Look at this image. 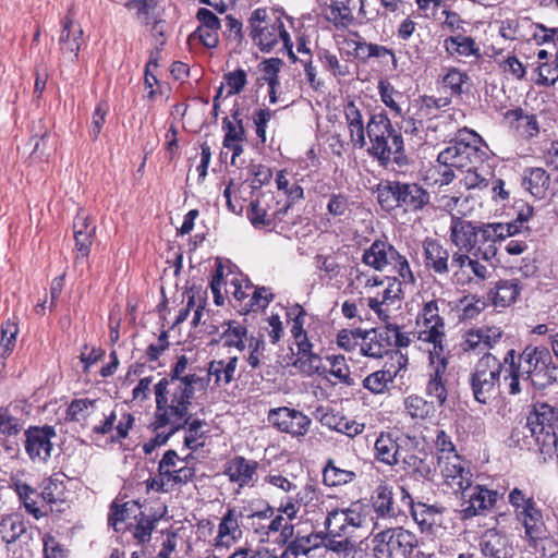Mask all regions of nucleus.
<instances>
[{
    "label": "nucleus",
    "instance_id": "nucleus-1",
    "mask_svg": "<svg viewBox=\"0 0 558 558\" xmlns=\"http://www.w3.org/2000/svg\"><path fill=\"white\" fill-rule=\"evenodd\" d=\"M515 225L501 222L471 221L452 215L449 239L457 248L454 253H472L492 262L498 252V244L517 231Z\"/></svg>",
    "mask_w": 558,
    "mask_h": 558
},
{
    "label": "nucleus",
    "instance_id": "nucleus-2",
    "mask_svg": "<svg viewBox=\"0 0 558 558\" xmlns=\"http://www.w3.org/2000/svg\"><path fill=\"white\" fill-rule=\"evenodd\" d=\"M187 357L181 355L172 368V375L168 378H162L155 386L156 404L169 403L174 410V415L181 417L180 411H189L191 399L195 389L205 390L207 381L204 377L196 374H187Z\"/></svg>",
    "mask_w": 558,
    "mask_h": 558
},
{
    "label": "nucleus",
    "instance_id": "nucleus-3",
    "mask_svg": "<svg viewBox=\"0 0 558 558\" xmlns=\"http://www.w3.org/2000/svg\"><path fill=\"white\" fill-rule=\"evenodd\" d=\"M525 428L544 462L558 458L557 407L543 401L535 402L527 414Z\"/></svg>",
    "mask_w": 558,
    "mask_h": 558
},
{
    "label": "nucleus",
    "instance_id": "nucleus-4",
    "mask_svg": "<svg viewBox=\"0 0 558 558\" xmlns=\"http://www.w3.org/2000/svg\"><path fill=\"white\" fill-rule=\"evenodd\" d=\"M517 372L535 389L558 384V365L545 347L526 345L520 353L514 351Z\"/></svg>",
    "mask_w": 558,
    "mask_h": 558
},
{
    "label": "nucleus",
    "instance_id": "nucleus-5",
    "mask_svg": "<svg viewBox=\"0 0 558 558\" xmlns=\"http://www.w3.org/2000/svg\"><path fill=\"white\" fill-rule=\"evenodd\" d=\"M362 263L376 271H390L401 278L404 286H413L415 277L405 255L401 254L387 238L376 239L364 248Z\"/></svg>",
    "mask_w": 558,
    "mask_h": 558
},
{
    "label": "nucleus",
    "instance_id": "nucleus-6",
    "mask_svg": "<svg viewBox=\"0 0 558 558\" xmlns=\"http://www.w3.org/2000/svg\"><path fill=\"white\" fill-rule=\"evenodd\" d=\"M281 12L269 8L255 9L248 19L251 38L264 52L271 51L280 41L291 46V36L284 27Z\"/></svg>",
    "mask_w": 558,
    "mask_h": 558
},
{
    "label": "nucleus",
    "instance_id": "nucleus-7",
    "mask_svg": "<svg viewBox=\"0 0 558 558\" xmlns=\"http://www.w3.org/2000/svg\"><path fill=\"white\" fill-rule=\"evenodd\" d=\"M486 142H454L438 155L441 163L433 171L434 183L439 186L450 184L454 179L452 168H466L469 165L482 163L486 157L483 146Z\"/></svg>",
    "mask_w": 558,
    "mask_h": 558
},
{
    "label": "nucleus",
    "instance_id": "nucleus-8",
    "mask_svg": "<svg viewBox=\"0 0 558 558\" xmlns=\"http://www.w3.org/2000/svg\"><path fill=\"white\" fill-rule=\"evenodd\" d=\"M508 502L517 522L524 529L525 537L531 543L536 545L538 541L547 538L543 510L533 494L526 489L513 487L509 490Z\"/></svg>",
    "mask_w": 558,
    "mask_h": 558
},
{
    "label": "nucleus",
    "instance_id": "nucleus-9",
    "mask_svg": "<svg viewBox=\"0 0 558 558\" xmlns=\"http://www.w3.org/2000/svg\"><path fill=\"white\" fill-rule=\"evenodd\" d=\"M372 544L375 558H410L418 547V538L402 526L388 527L375 534Z\"/></svg>",
    "mask_w": 558,
    "mask_h": 558
},
{
    "label": "nucleus",
    "instance_id": "nucleus-10",
    "mask_svg": "<svg viewBox=\"0 0 558 558\" xmlns=\"http://www.w3.org/2000/svg\"><path fill=\"white\" fill-rule=\"evenodd\" d=\"M368 513L369 506L362 500L352 501L348 507L327 509L324 521L327 535L349 537L356 529L366 524Z\"/></svg>",
    "mask_w": 558,
    "mask_h": 558
},
{
    "label": "nucleus",
    "instance_id": "nucleus-11",
    "mask_svg": "<svg viewBox=\"0 0 558 558\" xmlns=\"http://www.w3.org/2000/svg\"><path fill=\"white\" fill-rule=\"evenodd\" d=\"M440 305H445L444 300L426 301L422 304L415 317L416 338L432 344L433 349H438V351L446 348V323L440 315Z\"/></svg>",
    "mask_w": 558,
    "mask_h": 558
},
{
    "label": "nucleus",
    "instance_id": "nucleus-12",
    "mask_svg": "<svg viewBox=\"0 0 558 558\" xmlns=\"http://www.w3.org/2000/svg\"><path fill=\"white\" fill-rule=\"evenodd\" d=\"M502 369L504 359L499 360L489 352L484 353L476 362L470 375V386L473 397L478 403L485 404L493 398Z\"/></svg>",
    "mask_w": 558,
    "mask_h": 558
},
{
    "label": "nucleus",
    "instance_id": "nucleus-13",
    "mask_svg": "<svg viewBox=\"0 0 558 558\" xmlns=\"http://www.w3.org/2000/svg\"><path fill=\"white\" fill-rule=\"evenodd\" d=\"M226 293L233 296V306L241 314L264 311L274 300L275 295L267 287L254 288L248 279L233 276L226 281Z\"/></svg>",
    "mask_w": 558,
    "mask_h": 558
},
{
    "label": "nucleus",
    "instance_id": "nucleus-14",
    "mask_svg": "<svg viewBox=\"0 0 558 558\" xmlns=\"http://www.w3.org/2000/svg\"><path fill=\"white\" fill-rule=\"evenodd\" d=\"M108 524L126 537L131 534L135 544H140V501L124 500L119 494L112 501L108 513Z\"/></svg>",
    "mask_w": 558,
    "mask_h": 558
},
{
    "label": "nucleus",
    "instance_id": "nucleus-15",
    "mask_svg": "<svg viewBox=\"0 0 558 558\" xmlns=\"http://www.w3.org/2000/svg\"><path fill=\"white\" fill-rule=\"evenodd\" d=\"M156 405L155 421L150 425L156 435L143 446L146 454H150L156 447L165 445L173 433L187 423V411H180L182 415L179 418L180 414L174 415L172 412H174L175 409L169 403Z\"/></svg>",
    "mask_w": 558,
    "mask_h": 558
},
{
    "label": "nucleus",
    "instance_id": "nucleus-16",
    "mask_svg": "<svg viewBox=\"0 0 558 558\" xmlns=\"http://www.w3.org/2000/svg\"><path fill=\"white\" fill-rule=\"evenodd\" d=\"M293 495H286L281 498L278 512L284 513L289 521L299 518V513L310 514L316 512L323 504L319 489L312 483H307L301 488H296Z\"/></svg>",
    "mask_w": 558,
    "mask_h": 558
},
{
    "label": "nucleus",
    "instance_id": "nucleus-17",
    "mask_svg": "<svg viewBox=\"0 0 558 558\" xmlns=\"http://www.w3.org/2000/svg\"><path fill=\"white\" fill-rule=\"evenodd\" d=\"M482 256L472 253H453L450 260L452 277L458 284H478L489 276V268Z\"/></svg>",
    "mask_w": 558,
    "mask_h": 558
},
{
    "label": "nucleus",
    "instance_id": "nucleus-18",
    "mask_svg": "<svg viewBox=\"0 0 558 558\" xmlns=\"http://www.w3.org/2000/svg\"><path fill=\"white\" fill-rule=\"evenodd\" d=\"M57 436L52 425H31L24 430V449L29 460L47 463L53 451L52 439Z\"/></svg>",
    "mask_w": 558,
    "mask_h": 558
},
{
    "label": "nucleus",
    "instance_id": "nucleus-19",
    "mask_svg": "<svg viewBox=\"0 0 558 558\" xmlns=\"http://www.w3.org/2000/svg\"><path fill=\"white\" fill-rule=\"evenodd\" d=\"M461 518L471 519L476 515H484L492 510L501 495L494 489H488L482 485L473 486L461 492Z\"/></svg>",
    "mask_w": 558,
    "mask_h": 558
},
{
    "label": "nucleus",
    "instance_id": "nucleus-20",
    "mask_svg": "<svg viewBox=\"0 0 558 558\" xmlns=\"http://www.w3.org/2000/svg\"><path fill=\"white\" fill-rule=\"evenodd\" d=\"M438 465L447 486L454 493H461L472 484L473 474L468 462L459 454L438 457Z\"/></svg>",
    "mask_w": 558,
    "mask_h": 558
},
{
    "label": "nucleus",
    "instance_id": "nucleus-21",
    "mask_svg": "<svg viewBox=\"0 0 558 558\" xmlns=\"http://www.w3.org/2000/svg\"><path fill=\"white\" fill-rule=\"evenodd\" d=\"M268 421L280 432L290 434L293 437H301L307 434L312 420L301 411L278 408L269 411Z\"/></svg>",
    "mask_w": 558,
    "mask_h": 558
},
{
    "label": "nucleus",
    "instance_id": "nucleus-22",
    "mask_svg": "<svg viewBox=\"0 0 558 558\" xmlns=\"http://www.w3.org/2000/svg\"><path fill=\"white\" fill-rule=\"evenodd\" d=\"M277 204L275 197L269 193H263L256 199L251 202L250 209L247 210V218L251 223L256 228H265L275 226L276 220H280L281 214L287 211V208L272 209L271 205Z\"/></svg>",
    "mask_w": 558,
    "mask_h": 558
},
{
    "label": "nucleus",
    "instance_id": "nucleus-23",
    "mask_svg": "<svg viewBox=\"0 0 558 558\" xmlns=\"http://www.w3.org/2000/svg\"><path fill=\"white\" fill-rule=\"evenodd\" d=\"M403 281L397 277H386V282L374 294L366 298L367 306L381 319L389 317L385 305H392L400 298Z\"/></svg>",
    "mask_w": 558,
    "mask_h": 558
},
{
    "label": "nucleus",
    "instance_id": "nucleus-24",
    "mask_svg": "<svg viewBox=\"0 0 558 558\" xmlns=\"http://www.w3.org/2000/svg\"><path fill=\"white\" fill-rule=\"evenodd\" d=\"M24 428V421L13 415L9 407H0V446L7 453L19 450V437Z\"/></svg>",
    "mask_w": 558,
    "mask_h": 558
},
{
    "label": "nucleus",
    "instance_id": "nucleus-25",
    "mask_svg": "<svg viewBox=\"0 0 558 558\" xmlns=\"http://www.w3.org/2000/svg\"><path fill=\"white\" fill-rule=\"evenodd\" d=\"M258 462L247 460L242 456H235L228 461L225 474L231 483L236 484L240 488L253 487L257 481Z\"/></svg>",
    "mask_w": 558,
    "mask_h": 558
},
{
    "label": "nucleus",
    "instance_id": "nucleus-26",
    "mask_svg": "<svg viewBox=\"0 0 558 558\" xmlns=\"http://www.w3.org/2000/svg\"><path fill=\"white\" fill-rule=\"evenodd\" d=\"M82 40L83 29L80 24L74 23L73 8H70L62 20V29L59 38L60 49L64 54H69L73 61H76Z\"/></svg>",
    "mask_w": 558,
    "mask_h": 558
},
{
    "label": "nucleus",
    "instance_id": "nucleus-27",
    "mask_svg": "<svg viewBox=\"0 0 558 558\" xmlns=\"http://www.w3.org/2000/svg\"><path fill=\"white\" fill-rule=\"evenodd\" d=\"M478 545L485 558H512L514 554L509 537L495 529L485 531Z\"/></svg>",
    "mask_w": 558,
    "mask_h": 558
},
{
    "label": "nucleus",
    "instance_id": "nucleus-28",
    "mask_svg": "<svg viewBox=\"0 0 558 558\" xmlns=\"http://www.w3.org/2000/svg\"><path fill=\"white\" fill-rule=\"evenodd\" d=\"M296 345L295 360L293 365L302 374L311 376L313 374H320L325 371L322 357L313 352V344L308 337L294 340Z\"/></svg>",
    "mask_w": 558,
    "mask_h": 558
},
{
    "label": "nucleus",
    "instance_id": "nucleus-29",
    "mask_svg": "<svg viewBox=\"0 0 558 558\" xmlns=\"http://www.w3.org/2000/svg\"><path fill=\"white\" fill-rule=\"evenodd\" d=\"M239 357L229 356L221 360H213L208 364L207 376L204 377L208 383L211 378L216 387L221 388L231 384L236 378Z\"/></svg>",
    "mask_w": 558,
    "mask_h": 558
},
{
    "label": "nucleus",
    "instance_id": "nucleus-30",
    "mask_svg": "<svg viewBox=\"0 0 558 558\" xmlns=\"http://www.w3.org/2000/svg\"><path fill=\"white\" fill-rule=\"evenodd\" d=\"M372 146L368 151L378 159L380 165L387 167L395 163L402 167L408 163L404 153L403 142H371Z\"/></svg>",
    "mask_w": 558,
    "mask_h": 558
},
{
    "label": "nucleus",
    "instance_id": "nucleus-31",
    "mask_svg": "<svg viewBox=\"0 0 558 558\" xmlns=\"http://www.w3.org/2000/svg\"><path fill=\"white\" fill-rule=\"evenodd\" d=\"M521 185L534 198L544 199L549 192L550 177L543 168H526L521 177Z\"/></svg>",
    "mask_w": 558,
    "mask_h": 558
},
{
    "label": "nucleus",
    "instance_id": "nucleus-32",
    "mask_svg": "<svg viewBox=\"0 0 558 558\" xmlns=\"http://www.w3.org/2000/svg\"><path fill=\"white\" fill-rule=\"evenodd\" d=\"M446 52L452 57L473 58L480 60L482 57L480 45L471 36L456 34L444 40Z\"/></svg>",
    "mask_w": 558,
    "mask_h": 558
},
{
    "label": "nucleus",
    "instance_id": "nucleus-33",
    "mask_svg": "<svg viewBox=\"0 0 558 558\" xmlns=\"http://www.w3.org/2000/svg\"><path fill=\"white\" fill-rule=\"evenodd\" d=\"M426 266L438 275L449 272V252L434 239H426L423 243Z\"/></svg>",
    "mask_w": 558,
    "mask_h": 558
},
{
    "label": "nucleus",
    "instance_id": "nucleus-34",
    "mask_svg": "<svg viewBox=\"0 0 558 558\" xmlns=\"http://www.w3.org/2000/svg\"><path fill=\"white\" fill-rule=\"evenodd\" d=\"M219 341L225 348L235 349L243 352L246 348L247 327L244 322L234 319L226 320L221 324Z\"/></svg>",
    "mask_w": 558,
    "mask_h": 558
},
{
    "label": "nucleus",
    "instance_id": "nucleus-35",
    "mask_svg": "<svg viewBox=\"0 0 558 558\" xmlns=\"http://www.w3.org/2000/svg\"><path fill=\"white\" fill-rule=\"evenodd\" d=\"M9 487L17 495L27 513L32 514L37 520L46 514L37 506V501L34 498L38 495L36 489L25 483L20 475L12 474L10 476Z\"/></svg>",
    "mask_w": 558,
    "mask_h": 558
},
{
    "label": "nucleus",
    "instance_id": "nucleus-36",
    "mask_svg": "<svg viewBox=\"0 0 558 558\" xmlns=\"http://www.w3.org/2000/svg\"><path fill=\"white\" fill-rule=\"evenodd\" d=\"M374 456L386 465H397L400 461L397 437L390 432H381L374 444Z\"/></svg>",
    "mask_w": 558,
    "mask_h": 558
},
{
    "label": "nucleus",
    "instance_id": "nucleus-37",
    "mask_svg": "<svg viewBox=\"0 0 558 558\" xmlns=\"http://www.w3.org/2000/svg\"><path fill=\"white\" fill-rule=\"evenodd\" d=\"M389 349L388 336H386L385 329L363 330L362 342L360 343V351L363 355L379 359L387 354Z\"/></svg>",
    "mask_w": 558,
    "mask_h": 558
},
{
    "label": "nucleus",
    "instance_id": "nucleus-38",
    "mask_svg": "<svg viewBox=\"0 0 558 558\" xmlns=\"http://www.w3.org/2000/svg\"><path fill=\"white\" fill-rule=\"evenodd\" d=\"M372 507L379 519H396L397 509L393 505L392 488L387 484H379L372 497Z\"/></svg>",
    "mask_w": 558,
    "mask_h": 558
},
{
    "label": "nucleus",
    "instance_id": "nucleus-39",
    "mask_svg": "<svg viewBox=\"0 0 558 558\" xmlns=\"http://www.w3.org/2000/svg\"><path fill=\"white\" fill-rule=\"evenodd\" d=\"M363 8V0L336 1L330 7L328 20L336 27H348L354 21L353 10L359 9L362 11Z\"/></svg>",
    "mask_w": 558,
    "mask_h": 558
},
{
    "label": "nucleus",
    "instance_id": "nucleus-40",
    "mask_svg": "<svg viewBox=\"0 0 558 558\" xmlns=\"http://www.w3.org/2000/svg\"><path fill=\"white\" fill-rule=\"evenodd\" d=\"M400 206L404 210L422 209L429 201L428 193L416 183H401Z\"/></svg>",
    "mask_w": 558,
    "mask_h": 558
},
{
    "label": "nucleus",
    "instance_id": "nucleus-41",
    "mask_svg": "<svg viewBox=\"0 0 558 558\" xmlns=\"http://www.w3.org/2000/svg\"><path fill=\"white\" fill-rule=\"evenodd\" d=\"M521 288L517 279L499 280L492 292V301L495 307H508L515 302Z\"/></svg>",
    "mask_w": 558,
    "mask_h": 558
},
{
    "label": "nucleus",
    "instance_id": "nucleus-42",
    "mask_svg": "<svg viewBox=\"0 0 558 558\" xmlns=\"http://www.w3.org/2000/svg\"><path fill=\"white\" fill-rule=\"evenodd\" d=\"M446 508L439 504L427 505L424 502H416L412 506V517L420 525L421 530L430 529L437 524L440 515L445 512Z\"/></svg>",
    "mask_w": 558,
    "mask_h": 558
},
{
    "label": "nucleus",
    "instance_id": "nucleus-43",
    "mask_svg": "<svg viewBox=\"0 0 558 558\" xmlns=\"http://www.w3.org/2000/svg\"><path fill=\"white\" fill-rule=\"evenodd\" d=\"M506 119L515 122V129L522 136L535 137L538 135V123L534 114H527L522 108H515L506 112Z\"/></svg>",
    "mask_w": 558,
    "mask_h": 558
},
{
    "label": "nucleus",
    "instance_id": "nucleus-44",
    "mask_svg": "<svg viewBox=\"0 0 558 558\" xmlns=\"http://www.w3.org/2000/svg\"><path fill=\"white\" fill-rule=\"evenodd\" d=\"M26 531V523L19 515H5L0 521V537L7 545L19 541Z\"/></svg>",
    "mask_w": 558,
    "mask_h": 558
},
{
    "label": "nucleus",
    "instance_id": "nucleus-45",
    "mask_svg": "<svg viewBox=\"0 0 558 558\" xmlns=\"http://www.w3.org/2000/svg\"><path fill=\"white\" fill-rule=\"evenodd\" d=\"M368 140H401V135L397 134L392 129L390 120L386 114L379 113L371 118L366 125Z\"/></svg>",
    "mask_w": 558,
    "mask_h": 558
},
{
    "label": "nucleus",
    "instance_id": "nucleus-46",
    "mask_svg": "<svg viewBox=\"0 0 558 558\" xmlns=\"http://www.w3.org/2000/svg\"><path fill=\"white\" fill-rule=\"evenodd\" d=\"M284 513L278 512L276 515L274 514L272 518H270V521L268 524L263 525L262 530L264 531V535L269 538L272 534L279 533L276 542L278 544H287L294 534V525L290 522H288V519L283 518Z\"/></svg>",
    "mask_w": 558,
    "mask_h": 558
},
{
    "label": "nucleus",
    "instance_id": "nucleus-47",
    "mask_svg": "<svg viewBox=\"0 0 558 558\" xmlns=\"http://www.w3.org/2000/svg\"><path fill=\"white\" fill-rule=\"evenodd\" d=\"M355 478V472L336 465L332 459H329L323 469V482L329 487L342 486L352 483Z\"/></svg>",
    "mask_w": 558,
    "mask_h": 558
},
{
    "label": "nucleus",
    "instance_id": "nucleus-48",
    "mask_svg": "<svg viewBox=\"0 0 558 558\" xmlns=\"http://www.w3.org/2000/svg\"><path fill=\"white\" fill-rule=\"evenodd\" d=\"M396 376L397 371L379 369L363 379V387L375 395L385 393L389 390V386L393 384Z\"/></svg>",
    "mask_w": 558,
    "mask_h": 558
},
{
    "label": "nucleus",
    "instance_id": "nucleus-49",
    "mask_svg": "<svg viewBox=\"0 0 558 558\" xmlns=\"http://www.w3.org/2000/svg\"><path fill=\"white\" fill-rule=\"evenodd\" d=\"M241 535L242 531L239 525L238 512L235 509H228L218 525L216 545L223 544L225 538H229L234 542L240 538Z\"/></svg>",
    "mask_w": 558,
    "mask_h": 558
},
{
    "label": "nucleus",
    "instance_id": "nucleus-50",
    "mask_svg": "<svg viewBox=\"0 0 558 558\" xmlns=\"http://www.w3.org/2000/svg\"><path fill=\"white\" fill-rule=\"evenodd\" d=\"M40 488L39 496L50 507V510L53 509V505L64 501L65 484L62 480L54 476L47 477L43 481Z\"/></svg>",
    "mask_w": 558,
    "mask_h": 558
},
{
    "label": "nucleus",
    "instance_id": "nucleus-51",
    "mask_svg": "<svg viewBox=\"0 0 558 558\" xmlns=\"http://www.w3.org/2000/svg\"><path fill=\"white\" fill-rule=\"evenodd\" d=\"M404 410L413 420H426L435 415L436 409L433 402L423 397L411 395L404 401Z\"/></svg>",
    "mask_w": 558,
    "mask_h": 558
},
{
    "label": "nucleus",
    "instance_id": "nucleus-52",
    "mask_svg": "<svg viewBox=\"0 0 558 558\" xmlns=\"http://www.w3.org/2000/svg\"><path fill=\"white\" fill-rule=\"evenodd\" d=\"M401 182L384 181L378 184L377 199L385 210H392L400 206Z\"/></svg>",
    "mask_w": 558,
    "mask_h": 558
},
{
    "label": "nucleus",
    "instance_id": "nucleus-53",
    "mask_svg": "<svg viewBox=\"0 0 558 558\" xmlns=\"http://www.w3.org/2000/svg\"><path fill=\"white\" fill-rule=\"evenodd\" d=\"M323 423L351 438L362 434L365 429V424L359 423L354 420H349L344 416L338 417L335 414H326L323 417Z\"/></svg>",
    "mask_w": 558,
    "mask_h": 558
},
{
    "label": "nucleus",
    "instance_id": "nucleus-54",
    "mask_svg": "<svg viewBox=\"0 0 558 558\" xmlns=\"http://www.w3.org/2000/svg\"><path fill=\"white\" fill-rule=\"evenodd\" d=\"M96 402L88 398L73 399L65 410V421L82 424L93 413Z\"/></svg>",
    "mask_w": 558,
    "mask_h": 558
},
{
    "label": "nucleus",
    "instance_id": "nucleus-55",
    "mask_svg": "<svg viewBox=\"0 0 558 558\" xmlns=\"http://www.w3.org/2000/svg\"><path fill=\"white\" fill-rule=\"evenodd\" d=\"M504 367H505V376L504 380L508 387V393L512 396L519 395L521 389L520 379H522V375L517 372L515 363H514V349L507 351L504 356Z\"/></svg>",
    "mask_w": 558,
    "mask_h": 558
},
{
    "label": "nucleus",
    "instance_id": "nucleus-56",
    "mask_svg": "<svg viewBox=\"0 0 558 558\" xmlns=\"http://www.w3.org/2000/svg\"><path fill=\"white\" fill-rule=\"evenodd\" d=\"M429 359V379L439 380L447 384L448 357L445 355V348L441 351L432 349L428 354Z\"/></svg>",
    "mask_w": 558,
    "mask_h": 558
},
{
    "label": "nucleus",
    "instance_id": "nucleus-57",
    "mask_svg": "<svg viewBox=\"0 0 558 558\" xmlns=\"http://www.w3.org/2000/svg\"><path fill=\"white\" fill-rule=\"evenodd\" d=\"M344 114L350 130L351 140H365L363 116L353 101H350L344 107Z\"/></svg>",
    "mask_w": 558,
    "mask_h": 558
},
{
    "label": "nucleus",
    "instance_id": "nucleus-58",
    "mask_svg": "<svg viewBox=\"0 0 558 558\" xmlns=\"http://www.w3.org/2000/svg\"><path fill=\"white\" fill-rule=\"evenodd\" d=\"M41 543L43 558H68L70 555L69 548L50 532L43 534Z\"/></svg>",
    "mask_w": 558,
    "mask_h": 558
},
{
    "label": "nucleus",
    "instance_id": "nucleus-59",
    "mask_svg": "<svg viewBox=\"0 0 558 558\" xmlns=\"http://www.w3.org/2000/svg\"><path fill=\"white\" fill-rule=\"evenodd\" d=\"M318 60L322 62L324 68L330 72L335 77H344L349 72V66L345 63H341L338 57L327 49H320L317 52Z\"/></svg>",
    "mask_w": 558,
    "mask_h": 558
},
{
    "label": "nucleus",
    "instance_id": "nucleus-60",
    "mask_svg": "<svg viewBox=\"0 0 558 558\" xmlns=\"http://www.w3.org/2000/svg\"><path fill=\"white\" fill-rule=\"evenodd\" d=\"M223 130L226 131L223 140H243L245 125L242 113L239 110H235L231 117L223 119Z\"/></svg>",
    "mask_w": 558,
    "mask_h": 558
},
{
    "label": "nucleus",
    "instance_id": "nucleus-61",
    "mask_svg": "<svg viewBox=\"0 0 558 558\" xmlns=\"http://www.w3.org/2000/svg\"><path fill=\"white\" fill-rule=\"evenodd\" d=\"M19 333V325L16 319H7L1 325V339H0V345L3 349V354L9 355L12 353L16 336Z\"/></svg>",
    "mask_w": 558,
    "mask_h": 558
},
{
    "label": "nucleus",
    "instance_id": "nucleus-62",
    "mask_svg": "<svg viewBox=\"0 0 558 558\" xmlns=\"http://www.w3.org/2000/svg\"><path fill=\"white\" fill-rule=\"evenodd\" d=\"M187 421L190 416L186 415ZM186 435L184 437V445L186 448L196 450L198 447H202L204 444L198 442V439L202 438L206 430H204V426H206V422L203 420H193L192 422H187Z\"/></svg>",
    "mask_w": 558,
    "mask_h": 558
},
{
    "label": "nucleus",
    "instance_id": "nucleus-63",
    "mask_svg": "<svg viewBox=\"0 0 558 558\" xmlns=\"http://www.w3.org/2000/svg\"><path fill=\"white\" fill-rule=\"evenodd\" d=\"M327 360L330 364V375L337 378L340 383L353 385V380L350 377V368L343 355H329L327 356Z\"/></svg>",
    "mask_w": 558,
    "mask_h": 558
},
{
    "label": "nucleus",
    "instance_id": "nucleus-64",
    "mask_svg": "<svg viewBox=\"0 0 558 558\" xmlns=\"http://www.w3.org/2000/svg\"><path fill=\"white\" fill-rule=\"evenodd\" d=\"M283 61L279 58H270L260 63L264 80L267 82L268 87L279 86V72Z\"/></svg>",
    "mask_w": 558,
    "mask_h": 558
}]
</instances>
